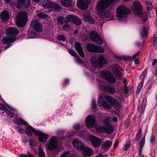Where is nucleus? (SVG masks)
<instances>
[{
    "label": "nucleus",
    "mask_w": 157,
    "mask_h": 157,
    "mask_svg": "<svg viewBox=\"0 0 157 157\" xmlns=\"http://www.w3.org/2000/svg\"><path fill=\"white\" fill-rule=\"evenodd\" d=\"M52 8H54L56 10H59L61 9V7L58 4L56 3H53L52 5Z\"/></svg>",
    "instance_id": "obj_40"
},
{
    "label": "nucleus",
    "mask_w": 157,
    "mask_h": 157,
    "mask_svg": "<svg viewBox=\"0 0 157 157\" xmlns=\"http://www.w3.org/2000/svg\"><path fill=\"white\" fill-rule=\"evenodd\" d=\"M80 128V126L79 125H77L74 127V128L76 129H78Z\"/></svg>",
    "instance_id": "obj_63"
},
{
    "label": "nucleus",
    "mask_w": 157,
    "mask_h": 157,
    "mask_svg": "<svg viewBox=\"0 0 157 157\" xmlns=\"http://www.w3.org/2000/svg\"><path fill=\"white\" fill-rule=\"evenodd\" d=\"M57 38L59 40L65 41L66 39V37L63 35H59L58 36Z\"/></svg>",
    "instance_id": "obj_42"
},
{
    "label": "nucleus",
    "mask_w": 157,
    "mask_h": 157,
    "mask_svg": "<svg viewBox=\"0 0 157 157\" xmlns=\"http://www.w3.org/2000/svg\"><path fill=\"white\" fill-rule=\"evenodd\" d=\"M133 8L137 15L139 17L143 22L147 20V15L142 10V7L138 1H134L133 3Z\"/></svg>",
    "instance_id": "obj_2"
},
{
    "label": "nucleus",
    "mask_w": 157,
    "mask_h": 157,
    "mask_svg": "<svg viewBox=\"0 0 157 157\" xmlns=\"http://www.w3.org/2000/svg\"><path fill=\"white\" fill-rule=\"evenodd\" d=\"M157 63V59H154L153 62L152 63V65L153 66L155 65Z\"/></svg>",
    "instance_id": "obj_57"
},
{
    "label": "nucleus",
    "mask_w": 157,
    "mask_h": 157,
    "mask_svg": "<svg viewBox=\"0 0 157 157\" xmlns=\"http://www.w3.org/2000/svg\"><path fill=\"white\" fill-rule=\"evenodd\" d=\"M155 136L154 135H152L151 137L150 142L152 144H153L155 141Z\"/></svg>",
    "instance_id": "obj_48"
},
{
    "label": "nucleus",
    "mask_w": 157,
    "mask_h": 157,
    "mask_svg": "<svg viewBox=\"0 0 157 157\" xmlns=\"http://www.w3.org/2000/svg\"><path fill=\"white\" fill-rule=\"evenodd\" d=\"M13 120L14 122L17 125H21L22 124H23L25 125H27L28 124L26 122L21 118L17 119L15 118L13 119Z\"/></svg>",
    "instance_id": "obj_29"
},
{
    "label": "nucleus",
    "mask_w": 157,
    "mask_h": 157,
    "mask_svg": "<svg viewBox=\"0 0 157 157\" xmlns=\"http://www.w3.org/2000/svg\"><path fill=\"white\" fill-rule=\"evenodd\" d=\"M117 79H121L122 77V75L119 73H118L117 75Z\"/></svg>",
    "instance_id": "obj_56"
},
{
    "label": "nucleus",
    "mask_w": 157,
    "mask_h": 157,
    "mask_svg": "<svg viewBox=\"0 0 157 157\" xmlns=\"http://www.w3.org/2000/svg\"><path fill=\"white\" fill-rule=\"evenodd\" d=\"M73 22H74L75 24L77 25H80L82 23V21L81 19L76 16Z\"/></svg>",
    "instance_id": "obj_36"
},
{
    "label": "nucleus",
    "mask_w": 157,
    "mask_h": 157,
    "mask_svg": "<svg viewBox=\"0 0 157 157\" xmlns=\"http://www.w3.org/2000/svg\"><path fill=\"white\" fill-rule=\"evenodd\" d=\"M26 157H33L32 155L30 153H29L26 155Z\"/></svg>",
    "instance_id": "obj_62"
},
{
    "label": "nucleus",
    "mask_w": 157,
    "mask_h": 157,
    "mask_svg": "<svg viewBox=\"0 0 157 157\" xmlns=\"http://www.w3.org/2000/svg\"><path fill=\"white\" fill-rule=\"evenodd\" d=\"M96 129L97 131L99 132H106L109 134L112 133L114 130L113 127L110 125L105 128L100 126H97L96 127Z\"/></svg>",
    "instance_id": "obj_8"
},
{
    "label": "nucleus",
    "mask_w": 157,
    "mask_h": 157,
    "mask_svg": "<svg viewBox=\"0 0 157 157\" xmlns=\"http://www.w3.org/2000/svg\"><path fill=\"white\" fill-rule=\"evenodd\" d=\"M37 15L39 17L43 19L47 20L49 18L48 15L43 13H38L37 14Z\"/></svg>",
    "instance_id": "obj_35"
},
{
    "label": "nucleus",
    "mask_w": 157,
    "mask_h": 157,
    "mask_svg": "<svg viewBox=\"0 0 157 157\" xmlns=\"http://www.w3.org/2000/svg\"><path fill=\"white\" fill-rule=\"evenodd\" d=\"M114 0H101L98 3L97 8L100 17L104 18L110 16V13L109 10L111 8V6Z\"/></svg>",
    "instance_id": "obj_1"
},
{
    "label": "nucleus",
    "mask_w": 157,
    "mask_h": 157,
    "mask_svg": "<svg viewBox=\"0 0 157 157\" xmlns=\"http://www.w3.org/2000/svg\"><path fill=\"white\" fill-rule=\"evenodd\" d=\"M72 154L71 151H67L62 154L60 157H70L71 156Z\"/></svg>",
    "instance_id": "obj_37"
},
{
    "label": "nucleus",
    "mask_w": 157,
    "mask_h": 157,
    "mask_svg": "<svg viewBox=\"0 0 157 157\" xmlns=\"http://www.w3.org/2000/svg\"><path fill=\"white\" fill-rule=\"evenodd\" d=\"M96 108V104L95 101H93V102L92 108L93 109H95Z\"/></svg>",
    "instance_id": "obj_54"
},
{
    "label": "nucleus",
    "mask_w": 157,
    "mask_h": 157,
    "mask_svg": "<svg viewBox=\"0 0 157 157\" xmlns=\"http://www.w3.org/2000/svg\"><path fill=\"white\" fill-rule=\"evenodd\" d=\"M68 52L72 56H75L76 55V53L73 50L68 49Z\"/></svg>",
    "instance_id": "obj_45"
},
{
    "label": "nucleus",
    "mask_w": 157,
    "mask_h": 157,
    "mask_svg": "<svg viewBox=\"0 0 157 157\" xmlns=\"http://www.w3.org/2000/svg\"><path fill=\"white\" fill-rule=\"evenodd\" d=\"M90 37L92 40L97 44L101 45L103 43V41L102 38L95 32H90Z\"/></svg>",
    "instance_id": "obj_7"
},
{
    "label": "nucleus",
    "mask_w": 157,
    "mask_h": 157,
    "mask_svg": "<svg viewBox=\"0 0 157 157\" xmlns=\"http://www.w3.org/2000/svg\"><path fill=\"white\" fill-rule=\"evenodd\" d=\"M100 76L110 83H113L116 82L115 78L113 77L112 75L109 71L106 70L101 71V72Z\"/></svg>",
    "instance_id": "obj_5"
},
{
    "label": "nucleus",
    "mask_w": 157,
    "mask_h": 157,
    "mask_svg": "<svg viewBox=\"0 0 157 157\" xmlns=\"http://www.w3.org/2000/svg\"><path fill=\"white\" fill-rule=\"evenodd\" d=\"M17 37L16 36L4 37L2 39V42L4 44H9L14 41Z\"/></svg>",
    "instance_id": "obj_20"
},
{
    "label": "nucleus",
    "mask_w": 157,
    "mask_h": 157,
    "mask_svg": "<svg viewBox=\"0 0 157 157\" xmlns=\"http://www.w3.org/2000/svg\"><path fill=\"white\" fill-rule=\"evenodd\" d=\"M113 122H116L117 121V118L116 117H114L113 118Z\"/></svg>",
    "instance_id": "obj_61"
},
{
    "label": "nucleus",
    "mask_w": 157,
    "mask_h": 157,
    "mask_svg": "<svg viewBox=\"0 0 157 157\" xmlns=\"http://www.w3.org/2000/svg\"><path fill=\"white\" fill-rule=\"evenodd\" d=\"M61 2L63 6L67 7L70 6L72 4L71 0H61Z\"/></svg>",
    "instance_id": "obj_32"
},
{
    "label": "nucleus",
    "mask_w": 157,
    "mask_h": 157,
    "mask_svg": "<svg viewBox=\"0 0 157 157\" xmlns=\"http://www.w3.org/2000/svg\"><path fill=\"white\" fill-rule=\"evenodd\" d=\"M125 58L126 59L129 60V61H132L134 59H133V57L132 56V57L126 56L125 57Z\"/></svg>",
    "instance_id": "obj_49"
},
{
    "label": "nucleus",
    "mask_w": 157,
    "mask_h": 157,
    "mask_svg": "<svg viewBox=\"0 0 157 157\" xmlns=\"http://www.w3.org/2000/svg\"><path fill=\"white\" fill-rule=\"evenodd\" d=\"M104 97L111 105L114 106L117 105L118 103L115 99L113 98L112 97L107 95H105Z\"/></svg>",
    "instance_id": "obj_24"
},
{
    "label": "nucleus",
    "mask_w": 157,
    "mask_h": 157,
    "mask_svg": "<svg viewBox=\"0 0 157 157\" xmlns=\"http://www.w3.org/2000/svg\"><path fill=\"white\" fill-rule=\"evenodd\" d=\"M110 118L109 117H107L104 119L103 121V126L102 127L105 128L106 127L109 125Z\"/></svg>",
    "instance_id": "obj_34"
},
{
    "label": "nucleus",
    "mask_w": 157,
    "mask_h": 157,
    "mask_svg": "<svg viewBox=\"0 0 157 157\" xmlns=\"http://www.w3.org/2000/svg\"><path fill=\"white\" fill-rule=\"evenodd\" d=\"M38 151H39V156L40 157H45V154L43 149L41 148V147H38Z\"/></svg>",
    "instance_id": "obj_38"
},
{
    "label": "nucleus",
    "mask_w": 157,
    "mask_h": 157,
    "mask_svg": "<svg viewBox=\"0 0 157 157\" xmlns=\"http://www.w3.org/2000/svg\"><path fill=\"white\" fill-rule=\"evenodd\" d=\"M72 143L74 147L78 150H81L84 146L82 142L77 139L73 140Z\"/></svg>",
    "instance_id": "obj_19"
},
{
    "label": "nucleus",
    "mask_w": 157,
    "mask_h": 157,
    "mask_svg": "<svg viewBox=\"0 0 157 157\" xmlns=\"http://www.w3.org/2000/svg\"><path fill=\"white\" fill-rule=\"evenodd\" d=\"M102 103L103 107L108 109H111L110 106L108 103L105 101H102Z\"/></svg>",
    "instance_id": "obj_41"
},
{
    "label": "nucleus",
    "mask_w": 157,
    "mask_h": 157,
    "mask_svg": "<svg viewBox=\"0 0 157 157\" xmlns=\"http://www.w3.org/2000/svg\"><path fill=\"white\" fill-rule=\"evenodd\" d=\"M16 7L18 9H24L29 7L30 6V0H17Z\"/></svg>",
    "instance_id": "obj_9"
},
{
    "label": "nucleus",
    "mask_w": 157,
    "mask_h": 157,
    "mask_svg": "<svg viewBox=\"0 0 157 157\" xmlns=\"http://www.w3.org/2000/svg\"><path fill=\"white\" fill-rule=\"evenodd\" d=\"M107 61L102 56H99L96 61V63L100 67H101L103 64L106 63Z\"/></svg>",
    "instance_id": "obj_27"
},
{
    "label": "nucleus",
    "mask_w": 157,
    "mask_h": 157,
    "mask_svg": "<svg viewBox=\"0 0 157 157\" xmlns=\"http://www.w3.org/2000/svg\"><path fill=\"white\" fill-rule=\"evenodd\" d=\"M83 18L84 21L86 22L91 24H94L95 20L90 15L88 14H85L83 16Z\"/></svg>",
    "instance_id": "obj_25"
},
{
    "label": "nucleus",
    "mask_w": 157,
    "mask_h": 157,
    "mask_svg": "<svg viewBox=\"0 0 157 157\" xmlns=\"http://www.w3.org/2000/svg\"><path fill=\"white\" fill-rule=\"evenodd\" d=\"M154 42H156L157 41V35L156 34L154 35Z\"/></svg>",
    "instance_id": "obj_55"
},
{
    "label": "nucleus",
    "mask_w": 157,
    "mask_h": 157,
    "mask_svg": "<svg viewBox=\"0 0 157 157\" xmlns=\"http://www.w3.org/2000/svg\"><path fill=\"white\" fill-rule=\"evenodd\" d=\"M29 144L31 145H34V140L33 138H31L29 140Z\"/></svg>",
    "instance_id": "obj_51"
},
{
    "label": "nucleus",
    "mask_w": 157,
    "mask_h": 157,
    "mask_svg": "<svg viewBox=\"0 0 157 157\" xmlns=\"http://www.w3.org/2000/svg\"><path fill=\"white\" fill-rule=\"evenodd\" d=\"M36 135L39 136L38 139L40 142H45L49 137V136L48 134L39 132L38 134Z\"/></svg>",
    "instance_id": "obj_21"
},
{
    "label": "nucleus",
    "mask_w": 157,
    "mask_h": 157,
    "mask_svg": "<svg viewBox=\"0 0 157 157\" xmlns=\"http://www.w3.org/2000/svg\"><path fill=\"white\" fill-rule=\"evenodd\" d=\"M141 132L142 130L141 128H140L139 130L138 133L136 136L135 140L136 141H137L139 140L141 137Z\"/></svg>",
    "instance_id": "obj_39"
},
{
    "label": "nucleus",
    "mask_w": 157,
    "mask_h": 157,
    "mask_svg": "<svg viewBox=\"0 0 157 157\" xmlns=\"http://www.w3.org/2000/svg\"><path fill=\"white\" fill-rule=\"evenodd\" d=\"M75 46L76 50L80 56L82 58L84 57L85 55L81 44L78 42H76L75 43Z\"/></svg>",
    "instance_id": "obj_17"
},
{
    "label": "nucleus",
    "mask_w": 157,
    "mask_h": 157,
    "mask_svg": "<svg viewBox=\"0 0 157 157\" xmlns=\"http://www.w3.org/2000/svg\"><path fill=\"white\" fill-rule=\"evenodd\" d=\"M57 144V140L55 137H52L49 141L48 145V147L49 150L52 151L55 149Z\"/></svg>",
    "instance_id": "obj_15"
},
{
    "label": "nucleus",
    "mask_w": 157,
    "mask_h": 157,
    "mask_svg": "<svg viewBox=\"0 0 157 157\" xmlns=\"http://www.w3.org/2000/svg\"><path fill=\"white\" fill-rule=\"evenodd\" d=\"M130 146V141H127L123 147V149L124 150H127Z\"/></svg>",
    "instance_id": "obj_43"
},
{
    "label": "nucleus",
    "mask_w": 157,
    "mask_h": 157,
    "mask_svg": "<svg viewBox=\"0 0 157 157\" xmlns=\"http://www.w3.org/2000/svg\"><path fill=\"white\" fill-rule=\"evenodd\" d=\"M89 140L93 146L95 147H99L101 142L100 139L92 135L89 136Z\"/></svg>",
    "instance_id": "obj_12"
},
{
    "label": "nucleus",
    "mask_w": 157,
    "mask_h": 157,
    "mask_svg": "<svg viewBox=\"0 0 157 157\" xmlns=\"http://www.w3.org/2000/svg\"><path fill=\"white\" fill-rule=\"evenodd\" d=\"M140 34L142 36H146L148 34L147 28L143 26L140 30Z\"/></svg>",
    "instance_id": "obj_33"
},
{
    "label": "nucleus",
    "mask_w": 157,
    "mask_h": 157,
    "mask_svg": "<svg viewBox=\"0 0 157 157\" xmlns=\"http://www.w3.org/2000/svg\"><path fill=\"white\" fill-rule=\"evenodd\" d=\"M6 34L7 35H10L11 36H15L18 33L17 29L14 27L9 28L6 30Z\"/></svg>",
    "instance_id": "obj_18"
},
{
    "label": "nucleus",
    "mask_w": 157,
    "mask_h": 157,
    "mask_svg": "<svg viewBox=\"0 0 157 157\" xmlns=\"http://www.w3.org/2000/svg\"><path fill=\"white\" fill-rule=\"evenodd\" d=\"M75 16L74 15H67L65 18H63L62 17H59L57 19L58 21L59 22L61 23V25H63V23H67L68 22L73 21Z\"/></svg>",
    "instance_id": "obj_11"
},
{
    "label": "nucleus",
    "mask_w": 157,
    "mask_h": 157,
    "mask_svg": "<svg viewBox=\"0 0 157 157\" xmlns=\"http://www.w3.org/2000/svg\"><path fill=\"white\" fill-rule=\"evenodd\" d=\"M28 14L25 12H19L17 16V21L16 23L19 27L22 28L25 25L28 19Z\"/></svg>",
    "instance_id": "obj_3"
},
{
    "label": "nucleus",
    "mask_w": 157,
    "mask_h": 157,
    "mask_svg": "<svg viewBox=\"0 0 157 157\" xmlns=\"http://www.w3.org/2000/svg\"><path fill=\"white\" fill-rule=\"evenodd\" d=\"M89 0H78L77 4L78 6L81 9L84 10L88 8Z\"/></svg>",
    "instance_id": "obj_16"
},
{
    "label": "nucleus",
    "mask_w": 157,
    "mask_h": 157,
    "mask_svg": "<svg viewBox=\"0 0 157 157\" xmlns=\"http://www.w3.org/2000/svg\"><path fill=\"white\" fill-rule=\"evenodd\" d=\"M69 82V81L68 79H66L65 80V85H66Z\"/></svg>",
    "instance_id": "obj_59"
},
{
    "label": "nucleus",
    "mask_w": 157,
    "mask_h": 157,
    "mask_svg": "<svg viewBox=\"0 0 157 157\" xmlns=\"http://www.w3.org/2000/svg\"><path fill=\"white\" fill-rule=\"evenodd\" d=\"M145 144V137L142 138L139 143V153L140 155H141L143 150V148Z\"/></svg>",
    "instance_id": "obj_30"
},
{
    "label": "nucleus",
    "mask_w": 157,
    "mask_h": 157,
    "mask_svg": "<svg viewBox=\"0 0 157 157\" xmlns=\"http://www.w3.org/2000/svg\"><path fill=\"white\" fill-rule=\"evenodd\" d=\"M25 132L28 136L30 137L32 136V132L36 134H38V131H36L34 128L29 125L26 128Z\"/></svg>",
    "instance_id": "obj_23"
},
{
    "label": "nucleus",
    "mask_w": 157,
    "mask_h": 157,
    "mask_svg": "<svg viewBox=\"0 0 157 157\" xmlns=\"http://www.w3.org/2000/svg\"><path fill=\"white\" fill-rule=\"evenodd\" d=\"M140 51H138L134 55L132 56L133 57V59H135L137 57V56L139 55L140 53Z\"/></svg>",
    "instance_id": "obj_50"
},
{
    "label": "nucleus",
    "mask_w": 157,
    "mask_h": 157,
    "mask_svg": "<svg viewBox=\"0 0 157 157\" xmlns=\"http://www.w3.org/2000/svg\"><path fill=\"white\" fill-rule=\"evenodd\" d=\"M124 91L125 94H127L128 93V89L126 86V84H124Z\"/></svg>",
    "instance_id": "obj_53"
},
{
    "label": "nucleus",
    "mask_w": 157,
    "mask_h": 157,
    "mask_svg": "<svg viewBox=\"0 0 157 157\" xmlns=\"http://www.w3.org/2000/svg\"><path fill=\"white\" fill-rule=\"evenodd\" d=\"M104 155L101 154H100L98 155L96 157H104Z\"/></svg>",
    "instance_id": "obj_64"
},
{
    "label": "nucleus",
    "mask_w": 157,
    "mask_h": 157,
    "mask_svg": "<svg viewBox=\"0 0 157 157\" xmlns=\"http://www.w3.org/2000/svg\"><path fill=\"white\" fill-rule=\"evenodd\" d=\"M86 48L88 51L91 52L103 53L105 52L102 47L96 46L91 43L88 44L87 45Z\"/></svg>",
    "instance_id": "obj_6"
},
{
    "label": "nucleus",
    "mask_w": 157,
    "mask_h": 157,
    "mask_svg": "<svg viewBox=\"0 0 157 157\" xmlns=\"http://www.w3.org/2000/svg\"><path fill=\"white\" fill-rule=\"evenodd\" d=\"M117 17L121 20L125 17V15L130 13V10L127 7L123 5L119 6L116 9Z\"/></svg>",
    "instance_id": "obj_4"
},
{
    "label": "nucleus",
    "mask_w": 157,
    "mask_h": 157,
    "mask_svg": "<svg viewBox=\"0 0 157 157\" xmlns=\"http://www.w3.org/2000/svg\"><path fill=\"white\" fill-rule=\"evenodd\" d=\"M95 118L91 115H89L86 118L85 123L87 127H92L95 124Z\"/></svg>",
    "instance_id": "obj_14"
},
{
    "label": "nucleus",
    "mask_w": 157,
    "mask_h": 157,
    "mask_svg": "<svg viewBox=\"0 0 157 157\" xmlns=\"http://www.w3.org/2000/svg\"><path fill=\"white\" fill-rule=\"evenodd\" d=\"M53 3L51 0H45L44 2H43V6L44 8H52Z\"/></svg>",
    "instance_id": "obj_31"
},
{
    "label": "nucleus",
    "mask_w": 157,
    "mask_h": 157,
    "mask_svg": "<svg viewBox=\"0 0 157 157\" xmlns=\"http://www.w3.org/2000/svg\"><path fill=\"white\" fill-rule=\"evenodd\" d=\"M9 12L6 10H4L0 14V17L2 20L5 21L9 19Z\"/></svg>",
    "instance_id": "obj_26"
},
{
    "label": "nucleus",
    "mask_w": 157,
    "mask_h": 157,
    "mask_svg": "<svg viewBox=\"0 0 157 157\" xmlns=\"http://www.w3.org/2000/svg\"><path fill=\"white\" fill-rule=\"evenodd\" d=\"M63 28L64 30H67L69 28V25L67 23L63 26Z\"/></svg>",
    "instance_id": "obj_46"
},
{
    "label": "nucleus",
    "mask_w": 157,
    "mask_h": 157,
    "mask_svg": "<svg viewBox=\"0 0 157 157\" xmlns=\"http://www.w3.org/2000/svg\"><path fill=\"white\" fill-rule=\"evenodd\" d=\"M76 62L79 63H83L82 59L78 56L76 57Z\"/></svg>",
    "instance_id": "obj_44"
},
{
    "label": "nucleus",
    "mask_w": 157,
    "mask_h": 157,
    "mask_svg": "<svg viewBox=\"0 0 157 157\" xmlns=\"http://www.w3.org/2000/svg\"><path fill=\"white\" fill-rule=\"evenodd\" d=\"M103 89L105 91L109 93L112 95H113L115 93V89L109 85L104 86Z\"/></svg>",
    "instance_id": "obj_28"
},
{
    "label": "nucleus",
    "mask_w": 157,
    "mask_h": 157,
    "mask_svg": "<svg viewBox=\"0 0 157 157\" xmlns=\"http://www.w3.org/2000/svg\"><path fill=\"white\" fill-rule=\"evenodd\" d=\"M6 107L4 105L2 104H0V109L2 110H6Z\"/></svg>",
    "instance_id": "obj_47"
},
{
    "label": "nucleus",
    "mask_w": 157,
    "mask_h": 157,
    "mask_svg": "<svg viewBox=\"0 0 157 157\" xmlns=\"http://www.w3.org/2000/svg\"><path fill=\"white\" fill-rule=\"evenodd\" d=\"M81 150L82 154L84 157H89L94 153L93 150L91 148L85 146Z\"/></svg>",
    "instance_id": "obj_13"
},
{
    "label": "nucleus",
    "mask_w": 157,
    "mask_h": 157,
    "mask_svg": "<svg viewBox=\"0 0 157 157\" xmlns=\"http://www.w3.org/2000/svg\"><path fill=\"white\" fill-rule=\"evenodd\" d=\"M119 141L117 140H116L114 144V148L115 149L116 147L118 145Z\"/></svg>",
    "instance_id": "obj_52"
},
{
    "label": "nucleus",
    "mask_w": 157,
    "mask_h": 157,
    "mask_svg": "<svg viewBox=\"0 0 157 157\" xmlns=\"http://www.w3.org/2000/svg\"><path fill=\"white\" fill-rule=\"evenodd\" d=\"M112 144V142L110 141H105L102 143L101 145V148L103 150H108L110 148Z\"/></svg>",
    "instance_id": "obj_22"
},
{
    "label": "nucleus",
    "mask_w": 157,
    "mask_h": 157,
    "mask_svg": "<svg viewBox=\"0 0 157 157\" xmlns=\"http://www.w3.org/2000/svg\"><path fill=\"white\" fill-rule=\"evenodd\" d=\"M135 63L136 64H137L139 63V60L138 59H136L135 60Z\"/></svg>",
    "instance_id": "obj_58"
},
{
    "label": "nucleus",
    "mask_w": 157,
    "mask_h": 157,
    "mask_svg": "<svg viewBox=\"0 0 157 157\" xmlns=\"http://www.w3.org/2000/svg\"><path fill=\"white\" fill-rule=\"evenodd\" d=\"M5 111L6 114H7L8 115L11 113V112L9 111L7 108L6 110H5Z\"/></svg>",
    "instance_id": "obj_60"
},
{
    "label": "nucleus",
    "mask_w": 157,
    "mask_h": 157,
    "mask_svg": "<svg viewBox=\"0 0 157 157\" xmlns=\"http://www.w3.org/2000/svg\"><path fill=\"white\" fill-rule=\"evenodd\" d=\"M31 26L33 29L37 32H40L43 29L42 24L38 20H34L32 21L31 22Z\"/></svg>",
    "instance_id": "obj_10"
}]
</instances>
